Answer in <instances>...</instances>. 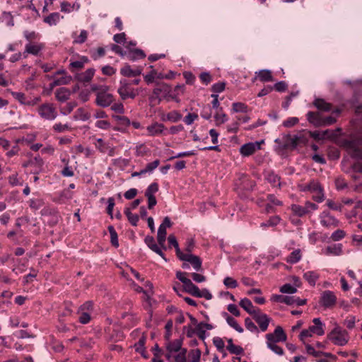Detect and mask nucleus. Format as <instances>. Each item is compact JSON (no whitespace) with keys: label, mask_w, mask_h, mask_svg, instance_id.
Listing matches in <instances>:
<instances>
[{"label":"nucleus","mask_w":362,"mask_h":362,"mask_svg":"<svg viewBox=\"0 0 362 362\" xmlns=\"http://www.w3.org/2000/svg\"><path fill=\"white\" fill-rule=\"evenodd\" d=\"M302 192H310L313 194V199L317 202H322L324 200L323 189L317 180H312L308 184L299 185Z\"/></svg>","instance_id":"3"},{"label":"nucleus","mask_w":362,"mask_h":362,"mask_svg":"<svg viewBox=\"0 0 362 362\" xmlns=\"http://www.w3.org/2000/svg\"><path fill=\"white\" fill-rule=\"evenodd\" d=\"M145 337H142L141 338L139 339L138 342L134 344V348L136 352L140 353L141 354H144L145 349Z\"/></svg>","instance_id":"53"},{"label":"nucleus","mask_w":362,"mask_h":362,"mask_svg":"<svg viewBox=\"0 0 362 362\" xmlns=\"http://www.w3.org/2000/svg\"><path fill=\"white\" fill-rule=\"evenodd\" d=\"M337 122L336 117L333 116L322 117L321 127L329 126Z\"/></svg>","instance_id":"59"},{"label":"nucleus","mask_w":362,"mask_h":362,"mask_svg":"<svg viewBox=\"0 0 362 362\" xmlns=\"http://www.w3.org/2000/svg\"><path fill=\"white\" fill-rule=\"evenodd\" d=\"M95 71L93 68L88 69L84 72L78 74L76 78L81 82H90L95 74Z\"/></svg>","instance_id":"27"},{"label":"nucleus","mask_w":362,"mask_h":362,"mask_svg":"<svg viewBox=\"0 0 362 362\" xmlns=\"http://www.w3.org/2000/svg\"><path fill=\"white\" fill-rule=\"evenodd\" d=\"M29 206L34 209H38L44 204L43 200L41 199H33L30 200Z\"/></svg>","instance_id":"61"},{"label":"nucleus","mask_w":362,"mask_h":362,"mask_svg":"<svg viewBox=\"0 0 362 362\" xmlns=\"http://www.w3.org/2000/svg\"><path fill=\"white\" fill-rule=\"evenodd\" d=\"M214 119L216 125L222 124L228 119L227 115L223 112L222 108H220V110L216 112L214 115Z\"/></svg>","instance_id":"46"},{"label":"nucleus","mask_w":362,"mask_h":362,"mask_svg":"<svg viewBox=\"0 0 362 362\" xmlns=\"http://www.w3.org/2000/svg\"><path fill=\"white\" fill-rule=\"evenodd\" d=\"M182 341L180 339H176L173 341H170L167 345V349L169 352H177L181 350Z\"/></svg>","instance_id":"43"},{"label":"nucleus","mask_w":362,"mask_h":362,"mask_svg":"<svg viewBox=\"0 0 362 362\" xmlns=\"http://www.w3.org/2000/svg\"><path fill=\"white\" fill-rule=\"evenodd\" d=\"M28 259H18L16 264L13 268V272L16 274H21L25 272L27 268Z\"/></svg>","instance_id":"35"},{"label":"nucleus","mask_w":362,"mask_h":362,"mask_svg":"<svg viewBox=\"0 0 362 362\" xmlns=\"http://www.w3.org/2000/svg\"><path fill=\"white\" fill-rule=\"evenodd\" d=\"M39 115L46 120H54L57 117V112L52 103H44L37 108Z\"/></svg>","instance_id":"8"},{"label":"nucleus","mask_w":362,"mask_h":362,"mask_svg":"<svg viewBox=\"0 0 362 362\" xmlns=\"http://www.w3.org/2000/svg\"><path fill=\"white\" fill-rule=\"evenodd\" d=\"M261 142L256 141L255 143H247L243 145L240 148V153L244 156H249L252 155L257 150L260 149Z\"/></svg>","instance_id":"15"},{"label":"nucleus","mask_w":362,"mask_h":362,"mask_svg":"<svg viewBox=\"0 0 362 362\" xmlns=\"http://www.w3.org/2000/svg\"><path fill=\"white\" fill-rule=\"evenodd\" d=\"M108 230L110 234V239H111L112 245L115 247H119L118 236H117V233L115 231L114 227L112 226H108Z\"/></svg>","instance_id":"48"},{"label":"nucleus","mask_w":362,"mask_h":362,"mask_svg":"<svg viewBox=\"0 0 362 362\" xmlns=\"http://www.w3.org/2000/svg\"><path fill=\"white\" fill-rule=\"evenodd\" d=\"M280 291L284 293H294L297 291V289L291 284H286L281 287Z\"/></svg>","instance_id":"62"},{"label":"nucleus","mask_w":362,"mask_h":362,"mask_svg":"<svg viewBox=\"0 0 362 362\" xmlns=\"http://www.w3.org/2000/svg\"><path fill=\"white\" fill-rule=\"evenodd\" d=\"M11 95L21 104L28 106H35L41 100L40 97H28L21 92L10 91Z\"/></svg>","instance_id":"10"},{"label":"nucleus","mask_w":362,"mask_h":362,"mask_svg":"<svg viewBox=\"0 0 362 362\" xmlns=\"http://www.w3.org/2000/svg\"><path fill=\"white\" fill-rule=\"evenodd\" d=\"M0 24L8 27L14 25L13 16L10 12L4 11L0 16Z\"/></svg>","instance_id":"29"},{"label":"nucleus","mask_w":362,"mask_h":362,"mask_svg":"<svg viewBox=\"0 0 362 362\" xmlns=\"http://www.w3.org/2000/svg\"><path fill=\"white\" fill-rule=\"evenodd\" d=\"M166 230L163 226H159L157 234L158 243L164 250H166L165 242L166 239Z\"/></svg>","instance_id":"38"},{"label":"nucleus","mask_w":362,"mask_h":362,"mask_svg":"<svg viewBox=\"0 0 362 362\" xmlns=\"http://www.w3.org/2000/svg\"><path fill=\"white\" fill-rule=\"evenodd\" d=\"M53 130L56 132H65L67 131H71V127L68 123L62 124V123H56L52 127Z\"/></svg>","instance_id":"47"},{"label":"nucleus","mask_w":362,"mask_h":362,"mask_svg":"<svg viewBox=\"0 0 362 362\" xmlns=\"http://www.w3.org/2000/svg\"><path fill=\"white\" fill-rule=\"evenodd\" d=\"M313 105L317 110L322 112H330L332 107L331 103L326 102L322 98H316L313 101Z\"/></svg>","instance_id":"23"},{"label":"nucleus","mask_w":362,"mask_h":362,"mask_svg":"<svg viewBox=\"0 0 362 362\" xmlns=\"http://www.w3.org/2000/svg\"><path fill=\"white\" fill-rule=\"evenodd\" d=\"M88 62V59L86 57H82L79 61H75L70 64V67L75 69H81L83 68L84 64Z\"/></svg>","instance_id":"50"},{"label":"nucleus","mask_w":362,"mask_h":362,"mask_svg":"<svg viewBox=\"0 0 362 362\" xmlns=\"http://www.w3.org/2000/svg\"><path fill=\"white\" fill-rule=\"evenodd\" d=\"M283 148L294 149L298 145L305 142V138L302 135H294L291 136L287 134L283 136Z\"/></svg>","instance_id":"9"},{"label":"nucleus","mask_w":362,"mask_h":362,"mask_svg":"<svg viewBox=\"0 0 362 362\" xmlns=\"http://www.w3.org/2000/svg\"><path fill=\"white\" fill-rule=\"evenodd\" d=\"M320 275L317 272L315 271H308L304 273L303 278L308 282V284L314 286L316 284V281L319 279Z\"/></svg>","instance_id":"34"},{"label":"nucleus","mask_w":362,"mask_h":362,"mask_svg":"<svg viewBox=\"0 0 362 362\" xmlns=\"http://www.w3.org/2000/svg\"><path fill=\"white\" fill-rule=\"evenodd\" d=\"M223 284L228 288H235L238 286V282L232 277L227 276L223 280Z\"/></svg>","instance_id":"60"},{"label":"nucleus","mask_w":362,"mask_h":362,"mask_svg":"<svg viewBox=\"0 0 362 362\" xmlns=\"http://www.w3.org/2000/svg\"><path fill=\"white\" fill-rule=\"evenodd\" d=\"M124 214H126L129 221L131 223L132 226H136L139 221V216L137 214H134L130 211L129 208L125 209Z\"/></svg>","instance_id":"49"},{"label":"nucleus","mask_w":362,"mask_h":362,"mask_svg":"<svg viewBox=\"0 0 362 362\" xmlns=\"http://www.w3.org/2000/svg\"><path fill=\"white\" fill-rule=\"evenodd\" d=\"M142 72L141 68H136L135 69H132L129 64H125L121 69L120 73L122 75L127 77H134L136 76H139Z\"/></svg>","instance_id":"20"},{"label":"nucleus","mask_w":362,"mask_h":362,"mask_svg":"<svg viewBox=\"0 0 362 362\" xmlns=\"http://www.w3.org/2000/svg\"><path fill=\"white\" fill-rule=\"evenodd\" d=\"M253 319L259 325L260 329L262 332H265L269 326V318L266 314H264L257 309V312L253 315Z\"/></svg>","instance_id":"14"},{"label":"nucleus","mask_w":362,"mask_h":362,"mask_svg":"<svg viewBox=\"0 0 362 362\" xmlns=\"http://www.w3.org/2000/svg\"><path fill=\"white\" fill-rule=\"evenodd\" d=\"M227 349L230 351V353L240 355L243 353V349L240 346H236L234 344L228 345Z\"/></svg>","instance_id":"58"},{"label":"nucleus","mask_w":362,"mask_h":362,"mask_svg":"<svg viewBox=\"0 0 362 362\" xmlns=\"http://www.w3.org/2000/svg\"><path fill=\"white\" fill-rule=\"evenodd\" d=\"M308 121L313 124L315 127H321L322 120V115L320 112H308L307 113Z\"/></svg>","instance_id":"18"},{"label":"nucleus","mask_w":362,"mask_h":362,"mask_svg":"<svg viewBox=\"0 0 362 362\" xmlns=\"http://www.w3.org/2000/svg\"><path fill=\"white\" fill-rule=\"evenodd\" d=\"M72 80V77L69 75L65 74L60 78H54L50 83V87L52 88L55 86L69 84Z\"/></svg>","instance_id":"33"},{"label":"nucleus","mask_w":362,"mask_h":362,"mask_svg":"<svg viewBox=\"0 0 362 362\" xmlns=\"http://www.w3.org/2000/svg\"><path fill=\"white\" fill-rule=\"evenodd\" d=\"M184 262H189L196 271L202 270V259L197 255H194L192 254H189L187 257L185 259Z\"/></svg>","instance_id":"22"},{"label":"nucleus","mask_w":362,"mask_h":362,"mask_svg":"<svg viewBox=\"0 0 362 362\" xmlns=\"http://www.w3.org/2000/svg\"><path fill=\"white\" fill-rule=\"evenodd\" d=\"M225 315L226 316V321L230 327H232L240 333L243 332V329L240 325H239L236 320H235L233 317L229 316L226 313H225Z\"/></svg>","instance_id":"44"},{"label":"nucleus","mask_w":362,"mask_h":362,"mask_svg":"<svg viewBox=\"0 0 362 362\" xmlns=\"http://www.w3.org/2000/svg\"><path fill=\"white\" fill-rule=\"evenodd\" d=\"M240 305L249 314L254 315L257 312V309L253 306L252 302L248 298H243L240 302Z\"/></svg>","instance_id":"32"},{"label":"nucleus","mask_w":362,"mask_h":362,"mask_svg":"<svg viewBox=\"0 0 362 362\" xmlns=\"http://www.w3.org/2000/svg\"><path fill=\"white\" fill-rule=\"evenodd\" d=\"M117 93L122 100L127 98L134 99L139 94L138 90L133 88L131 83L126 79H122L119 81Z\"/></svg>","instance_id":"5"},{"label":"nucleus","mask_w":362,"mask_h":362,"mask_svg":"<svg viewBox=\"0 0 362 362\" xmlns=\"http://www.w3.org/2000/svg\"><path fill=\"white\" fill-rule=\"evenodd\" d=\"M150 68L152 69L151 71L144 76V80L148 84L153 83L155 78L164 79V74L158 73L153 66H150Z\"/></svg>","instance_id":"25"},{"label":"nucleus","mask_w":362,"mask_h":362,"mask_svg":"<svg viewBox=\"0 0 362 362\" xmlns=\"http://www.w3.org/2000/svg\"><path fill=\"white\" fill-rule=\"evenodd\" d=\"M144 241L145 243L151 250H153V252L159 255L160 257H162L165 260H166L161 248L155 243L153 237L148 235L145 238Z\"/></svg>","instance_id":"19"},{"label":"nucleus","mask_w":362,"mask_h":362,"mask_svg":"<svg viewBox=\"0 0 362 362\" xmlns=\"http://www.w3.org/2000/svg\"><path fill=\"white\" fill-rule=\"evenodd\" d=\"M110 87L106 86L103 90L96 93L95 103L101 107H107L110 106L115 101L114 95L109 92Z\"/></svg>","instance_id":"6"},{"label":"nucleus","mask_w":362,"mask_h":362,"mask_svg":"<svg viewBox=\"0 0 362 362\" xmlns=\"http://www.w3.org/2000/svg\"><path fill=\"white\" fill-rule=\"evenodd\" d=\"M97 143L96 146L101 153H107L110 156H114L115 148L106 144L102 139H98Z\"/></svg>","instance_id":"24"},{"label":"nucleus","mask_w":362,"mask_h":362,"mask_svg":"<svg viewBox=\"0 0 362 362\" xmlns=\"http://www.w3.org/2000/svg\"><path fill=\"white\" fill-rule=\"evenodd\" d=\"M255 77L252 79L255 81L257 77L262 82L273 81L274 78L272 74V71L267 69L260 70L255 72Z\"/></svg>","instance_id":"21"},{"label":"nucleus","mask_w":362,"mask_h":362,"mask_svg":"<svg viewBox=\"0 0 362 362\" xmlns=\"http://www.w3.org/2000/svg\"><path fill=\"white\" fill-rule=\"evenodd\" d=\"M272 299L274 301L284 303L287 305H303L305 304V299H300L299 298H296L295 296H286L281 295H276L274 296Z\"/></svg>","instance_id":"12"},{"label":"nucleus","mask_w":362,"mask_h":362,"mask_svg":"<svg viewBox=\"0 0 362 362\" xmlns=\"http://www.w3.org/2000/svg\"><path fill=\"white\" fill-rule=\"evenodd\" d=\"M328 338L336 345L344 346L348 342V333L339 327H336L329 334Z\"/></svg>","instance_id":"7"},{"label":"nucleus","mask_w":362,"mask_h":362,"mask_svg":"<svg viewBox=\"0 0 362 362\" xmlns=\"http://www.w3.org/2000/svg\"><path fill=\"white\" fill-rule=\"evenodd\" d=\"M148 151L149 149L144 144H140L136 147V155L137 156H144Z\"/></svg>","instance_id":"64"},{"label":"nucleus","mask_w":362,"mask_h":362,"mask_svg":"<svg viewBox=\"0 0 362 362\" xmlns=\"http://www.w3.org/2000/svg\"><path fill=\"white\" fill-rule=\"evenodd\" d=\"M43 47L44 46L41 43H28L25 45L23 55L25 58L27 57L28 54L37 56Z\"/></svg>","instance_id":"16"},{"label":"nucleus","mask_w":362,"mask_h":362,"mask_svg":"<svg viewBox=\"0 0 362 362\" xmlns=\"http://www.w3.org/2000/svg\"><path fill=\"white\" fill-rule=\"evenodd\" d=\"M88 37V32L85 30L81 31L80 35L76 37L74 40V43L82 44L86 42Z\"/></svg>","instance_id":"63"},{"label":"nucleus","mask_w":362,"mask_h":362,"mask_svg":"<svg viewBox=\"0 0 362 362\" xmlns=\"http://www.w3.org/2000/svg\"><path fill=\"white\" fill-rule=\"evenodd\" d=\"M30 272L23 277V284H28L29 283L33 282L34 279L37 275V271H36L34 268L31 267L30 269Z\"/></svg>","instance_id":"51"},{"label":"nucleus","mask_w":362,"mask_h":362,"mask_svg":"<svg viewBox=\"0 0 362 362\" xmlns=\"http://www.w3.org/2000/svg\"><path fill=\"white\" fill-rule=\"evenodd\" d=\"M127 57L129 60L134 61L136 59L145 58L146 54L143 50H141L140 49H134L130 50L127 53Z\"/></svg>","instance_id":"37"},{"label":"nucleus","mask_w":362,"mask_h":362,"mask_svg":"<svg viewBox=\"0 0 362 362\" xmlns=\"http://www.w3.org/2000/svg\"><path fill=\"white\" fill-rule=\"evenodd\" d=\"M74 118L76 120L86 121L90 118V114L83 108H78L74 114Z\"/></svg>","instance_id":"41"},{"label":"nucleus","mask_w":362,"mask_h":362,"mask_svg":"<svg viewBox=\"0 0 362 362\" xmlns=\"http://www.w3.org/2000/svg\"><path fill=\"white\" fill-rule=\"evenodd\" d=\"M335 186L337 189L342 190L347 187V182L343 177H338L335 179Z\"/></svg>","instance_id":"57"},{"label":"nucleus","mask_w":362,"mask_h":362,"mask_svg":"<svg viewBox=\"0 0 362 362\" xmlns=\"http://www.w3.org/2000/svg\"><path fill=\"white\" fill-rule=\"evenodd\" d=\"M341 170L344 173L349 174L354 180L359 179L356 173H362V163L360 162H352L350 158L344 156L341 162Z\"/></svg>","instance_id":"2"},{"label":"nucleus","mask_w":362,"mask_h":362,"mask_svg":"<svg viewBox=\"0 0 362 362\" xmlns=\"http://www.w3.org/2000/svg\"><path fill=\"white\" fill-rule=\"evenodd\" d=\"M305 209V206H302L298 204H293L291 206L292 211L298 216H303L307 214L306 211Z\"/></svg>","instance_id":"52"},{"label":"nucleus","mask_w":362,"mask_h":362,"mask_svg":"<svg viewBox=\"0 0 362 362\" xmlns=\"http://www.w3.org/2000/svg\"><path fill=\"white\" fill-rule=\"evenodd\" d=\"M29 163L34 168V173H38L42 170L44 162L40 156H35L29 160Z\"/></svg>","instance_id":"36"},{"label":"nucleus","mask_w":362,"mask_h":362,"mask_svg":"<svg viewBox=\"0 0 362 362\" xmlns=\"http://www.w3.org/2000/svg\"><path fill=\"white\" fill-rule=\"evenodd\" d=\"M170 90V87L168 84L164 83L158 84L149 97L150 103L153 106L159 105L161 100L169 95Z\"/></svg>","instance_id":"4"},{"label":"nucleus","mask_w":362,"mask_h":362,"mask_svg":"<svg viewBox=\"0 0 362 362\" xmlns=\"http://www.w3.org/2000/svg\"><path fill=\"white\" fill-rule=\"evenodd\" d=\"M183 289L185 292L193 296L197 297L199 296V288L194 284L190 279L183 286Z\"/></svg>","instance_id":"30"},{"label":"nucleus","mask_w":362,"mask_h":362,"mask_svg":"<svg viewBox=\"0 0 362 362\" xmlns=\"http://www.w3.org/2000/svg\"><path fill=\"white\" fill-rule=\"evenodd\" d=\"M266 339H267V346L272 350L274 352H275L278 355H283L284 350L281 347L276 345L275 343L277 341H274V334H267L266 335Z\"/></svg>","instance_id":"17"},{"label":"nucleus","mask_w":362,"mask_h":362,"mask_svg":"<svg viewBox=\"0 0 362 362\" xmlns=\"http://www.w3.org/2000/svg\"><path fill=\"white\" fill-rule=\"evenodd\" d=\"M70 95V90L64 87L57 89L55 92L56 98L60 102L66 101L69 98Z\"/></svg>","instance_id":"28"},{"label":"nucleus","mask_w":362,"mask_h":362,"mask_svg":"<svg viewBox=\"0 0 362 362\" xmlns=\"http://www.w3.org/2000/svg\"><path fill=\"white\" fill-rule=\"evenodd\" d=\"M337 303V296L333 291L327 290L322 293L319 303L325 308H332Z\"/></svg>","instance_id":"11"},{"label":"nucleus","mask_w":362,"mask_h":362,"mask_svg":"<svg viewBox=\"0 0 362 362\" xmlns=\"http://www.w3.org/2000/svg\"><path fill=\"white\" fill-rule=\"evenodd\" d=\"M320 224L325 228L337 227L339 221L327 211H324L320 214Z\"/></svg>","instance_id":"13"},{"label":"nucleus","mask_w":362,"mask_h":362,"mask_svg":"<svg viewBox=\"0 0 362 362\" xmlns=\"http://www.w3.org/2000/svg\"><path fill=\"white\" fill-rule=\"evenodd\" d=\"M60 19V15L59 13H52L48 16L45 18L44 21L49 25H56Z\"/></svg>","instance_id":"45"},{"label":"nucleus","mask_w":362,"mask_h":362,"mask_svg":"<svg viewBox=\"0 0 362 362\" xmlns=\"http://www.w3.org/2000/svg\"><path fill=\"white\" fill-rule=\"evenodd\" d=\"M325 254L326 255H334L339 256L342 254V245L341 244H335L333 245H329L326 247Z\"/></svg>","instance_id":"31"},{"label":"nucleus","mask_w":362,"mask_h":362,"mask_svg":"<svg viewBox=\"0 0 362 362\" xmlns=\"http://www.w3.org/2000/svg\"><path fill=\"white\" fill-rule=\"evenodd\" d=\"M345 236V231L341 229H338L335 230L334 233H332V234L331 235V238L333 241H339L343 239Z\"/></svg>","instance_id":"56"},{"label":"nucleus","mask_w":362,"mask_h":362,"mask_svg":"<svg viewBox=\"0 0 362 362\" xmlns=\"http://www.w3.org/2000/svg\"><path fill=\"white\" fill-rule=\"evenodd\" d=\"M272 334H274V341H285L286 340V334L280 326L276 327L274 333Z\"/></svg>","instance_id":"40"},{"label":"nucleus","mask_w":362,"mask_h":362,"mask_svg":"<svg viewBox=\"0 0 362 362\" xmlns=\"http://www.w3.org/2000/svg\"><path fill=\"white\" fill-rule=\"evenodd\" d=\"M165 126L161 123L155 122L147 127L148 135L156 136L163 133Z\"/></svg>","instance_id":"26"},{"label":"nucleus","mask_w":362,"mask_h":362,"mask_svg":"<svg viewBox=\"0 0 362 362\" xmlns=\"http://www.w3.org/2000/svg\"><path fill=\"white\" fill-rule=\"evenodd\" d=\"M339 144L341 147L347 151L350 157L362 160L361 136L351 135L349 137L341 139Z\"/></svg>","instance_id":"1"},{"label":"nucleus","mask_w":362,"mask_h":362,"mask_svg":"<svg viewBox=\"0 0 362 362\" xmlns=\"http://www.w3.org/2000/svg\"><path fill=\"white\" fill-rule=\"evenodd\" d=\"M265 179L272 184L274 186L280 187L281 183L279 182L280 177L275 174L274 172L268 171L266 173Z\"/></svg>","instance_id":"39"},{"label":"nucleus","mask_w":362,"mask_h":362,"mask_svg":"<svg viewBox=\"0 0 362 362\" xmlns=\"http://www.w3.org/2000/svg\"><path fill=\"white\" fill-rule=\"evenodd\" d=\"M301 258V252L299 249L293 251L286 258V262L290 264L297 263Z\"/></svg>","instance_id":"42"},{"label":"nucleus","mask_w":362,"mask_h":362,"mask_svg":"<svg viewBox=\"0 0 362 362\" xmlns=\"http://www.w3.org/2000/svg\"><path fill=\"white\" fill-rule=\"evenodd\" d=\"M247 106L243 103H234L233 104V110L236 112H247Z\"/></svg>","instance_id":"54"},{"label":"nucleus","mask_w":362,"mask_h":362,"mask_svg":"<svg viewBox=\"0 0 362 362\" xmlns=\"http://www.w3.org/2000/svg\"><path fill=\"white\" fill-rule=\"evenodd\" d=\"M158 191V185L156 182L151 184L145 192V196H154Z\"/></svg>","instance_id":"55"}]
</instances>
